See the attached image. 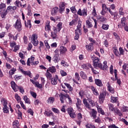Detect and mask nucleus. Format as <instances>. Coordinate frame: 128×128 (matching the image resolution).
Instances as JSON below:
<instances>
[{
  "instance_id": "obj_1",
  "label": "nucleus",
  "mask_w": 128,
  "mask_h": 128,
  "mask_svg": "<svg viewBox=\"0 0 128 128\" xmlns=\"http://www.w3.org/2000/svg\"><path fill=\"white\" fill-rule=\"evenodd\" d=\"M91 58L92 60L93 66L94 68L96 70H106V68H108V62L105 60L103 62L104 66H102V64L100 61V59L98 57H96V55H93L91 56Z\"/></svg>"
},
{
  "instance_id": "obj_2",
  "label": "nucleus",
  "mask_w": 128,
  "mask_h": 128,
  "mask_svg": "<svg viewBox=\"0 0 128 128\" xmlns=\"http://www.w3.org/2000/svg\"><path fill=\"white\" fill-rule=\"evenodd\" d=\"M60 100L61 102V104H64V100L66 98H68V100L69 104H72V98L70 96V95L68 94H63L62 93H60Z\"/></svg>"
},
{
  "instance_id": "obj_3",
  "label": "nucleus",
  "mask_w": 128,
  "mask_h": 128,
  "mask_svg": "<svg viewBox=\"0 0 128 128\" xmlns=\"http://www.w3.org/2000/svg\"><path fill=\"white\" fill-rule=\"evenodd\" d=\"M6 6L5 4L2 3L0 4V12L2 18H6V16L8 14L7 10H6Z\"/></svg>"
},
{
  "instance_id": "obj_4",
  "label": "nucleus",
  "mask_w": 128,
  "mask_h": 128,
  "mask_svg": "<svg viewBox=\"0 0 128 128\" xmlns=\"http://www.w3.org/2000/svg\"><path fill=\"white\" fill-rule=\"evenodd\" d=\"M14 26L18 32H21V30H22V26L20 20L18 19Z\"/></svg>"
},
{
  "instance_id": "obj_5",
  "label": "nucleus",
  "mask_w": 128,
  "mask_h": 128,
  "mask_svg": "<svg viewBox=\"0 0 128 128\" xmlns=\"http://www.w3.org/2000/svg\"><path fill=\"white\" fill-rule=\"evenodd\" d=\"M31 40L34 46H37L38 44V34H33L31 38Z\"/></svg>"
},
{
  "instance_id": "obj_6",
  "label": "nucleus",
  "mask_w": 128,
  "mask_h": 128,
  "mask_svg": "<svg viewBox=\"0 0 128 128\" xmlns=\"http://www.w3.org/2000/svg\"><path fill=\"white\" fill-rule=\"evenodd\" d=\"M106 92H100L98 96V102L102 104H104V100H106Z\"/></svg>"
},
{
  "instance_id": "obj_7",
  "label": "nucleus",
  "mask_w": 128,
  "mask_h": 128,
  "mask_svg": "<svg viewBox=\"0 0 128 128\" xmlns=\"http://www.w3.org/2000/svg\"><path fill=\"white\" fill-rule=\"evenodd\" d=\"M67 112L71 118H75L76 116V114L74 112V111L72 108H68Z\"/></svg>"
},
{
  "instance_id": "obj_8",
  "label": "nucleus",
  "mask_w": 128,
  "mask_h": 128,
  "mask_svg": "<svg viewBox=\"0 0 128 128\" xmlns=\"http://www.w3.org/2000/svg\"><path fill=\"white\" fill-rule=\"evenodd\" d=\"M51 84L53 86H56V84H58V80L60 82V80L58 79V75H55V76L51 78Z\"/></svg>"
},
{
  "instance_id": "obj_9",
  "label": "nucleus",
  "mask_w": 128,
  "mask_h": 128,
  "mask_svg": "<svg viewBox=\"0 0 128 128\" xmlns=\"http://www.w3.org/2000/svg\"><path fill=\"white\" fill-rule=\"evenodd\" d=\"M88 12L84 8L82 11V10L80 8L78 10V12H77L79 16H88Z\"/></svg>"
},
{
  "instance_id": "obj_10",
  "label": "nucleus",
  "mask_w": 128,
  "mask_h": 128,
  "mask_svg": "<svg viewBox=\"0 0 128 128\" xmlns=\"http://www.w3.org/2000/svg\"><path fill=\"white\" fill-rule=\"evenodd\" d=\"M96 114H98V112L94 109H92L91 112H90V115L93 119L96 118Z\"/></svg>"
},
{
  "instance_id": "obj_11",
  "label": "nucleus",
  "mask_w": 128,
  "mask_h": 128,
  "mask_svg": "<svg viewBox=\"0 0 128 128\" xmlns=\"http://www.w3.org/2000/svg\"><path fill=\"white\" fill-rule=\"evenodd\" d=\"M10 84L14 92H18V87L20 86H18V85H16V82L14 81H12L10 82Z\"/></svg>"
},
{
  "instance_id": "obj_12",
  "label": "nucleus",
  "mask_w": 128,
  "mask_h": 128,
  "mask_svg": "<svg viewBox=\"0 0 128 128\" xmlns=\"http://www.w3.org/2000/svg\"><path fill=\"white\" fill-rule=\"evenodd\" d=\"M126 18L124 17L121 18V22L120 24L118 25V28H122V26H126Z\"/></svg>"
},
{
  "instance_id": "obj_13",
  "label": "nucleus",
  "mask_w": 128,
  "mask_h": 128,
  "mask_svg": "<svg viewBox=\"0 0 128 128\" xmlns=\"http://www.w3.org/2000/svg\"><path fill=\"white\" fill-rule=\"evenodd\" d=\"M86 48L88 52H92L94 50V44L90 43L89 44L86 45Z\"/></svg>"
},
{
  "instance_id": "obj_14",
  "label": "nucleus",
  "mask_w": 128,
  "mask_h": 128,
  "mask_svg": "<svg viewBox=\"0 0 128 128\" xmlns=\"http://www.w3.org/2000/svg\"><path fill=\"white\" fill-rule=\"evenodd\" d=\"M94 84L96 86L100 87H102L103 86L102 80L100 79H94Z\"/></svg>"
},
{
  "instance_id": "obj_15",
  "label": "nucleus",
  "mask_w": 128,
  "mask_h": 128,
  "mask_svg": "<svg viewBox=\"0 0 128 128\" xmlns=\"http://www.w3.org/2000/svg\"><path fill=\"white\" fill-rule=\"evenodd\" d=\"M60 58V56L58 54H55L53 58H52V60L55 63L58 62Z\"/></svg>"
},
{
  "instance_id": "obj_16",
  "label": "nucleus",
  "mask_w": 128,
  "mask_h": 128,
  "mask_svg": "<svg viewBox=\"0 0 128 128\" xmlns=\"http://www.w3.org/2000/svg\"><path fill=\"white\" fill-rule=\"evenodd\" d=\"M66 5H64V3L62 2L60 4V10L59 12L60 14H62V12L64 11V8H66Z\"/></svg>"
},
{
  "instance_id": "obj_17",
  "label": "nucleus",
  "mask_w": 128,
  "mask_h": 128,
  "mask_svg": "<svg viewBox=\"0 0 128 128\" xmlns=\"http://www.w3.org/2000/svg\"><path fill=\"white\" fill-rule=\"evenodd\" d=\"M107 84V88L108 92H111V94H114V89L112 87V86L110 84V82H108Z\"/></svg>"
},
{
  "instance_id": "obj_18",
  "label": "nucleus",
  "mask_w": 128,
  "mask_h": 128,
  "mask_svg": "<svg viewBox=\"0 0 128 128\" xmlns=\"http://www.w3.org/2000/svg\"><path fill=\"white\" fill-rule=\"evenodd\" d=\"M90 89L92 90L94 94V96H99L100 94H98V90L96 89V88H94V86H90Z\"/></svg>"
},
{
  "instance_id": "obj_19",
  "label": "nucleus",
  "mask_w": 128,
  "mask_h": 128,
  "mask_svg": "<svg viewBox=\"0 0 128 128\" xmlns=\"http://www.w3.org/2000/svg\"><path fill=\"white\" fill-rule=\"evenodd\" d=\"M106 4H102V10L100 12L102 16H104L106 14Z\"/></svg>"
},
{
  "instance_id": "obj_20",
  "label": "nucleus",
  "mask_w": 128,
  "mask_h": 128,
  "mask_svg": "<svg viewBox=\"0 0 128 128\" xmlns=\"http://www.w3.org/2000/svg\"><path fill=\"white\" fill-rule=\"evenodd\" d=\"M22 70V74H24V76H28L30 77L31 78H32V72H30V71H25L24 70Z\"/></svg>"
},
{
  "instance_id": "obj_21",
  "label": "nucleus",
  "mask_w": 128,
  "mask_h": 128,
  "mask_svg": "<svg viewBox=\"0 0 128 128\" xmlns=\"http://www.w3.org/2000/svg\"><path fill=\"white\" fill-rule=\"evenodd\" d=\"M67 51H68V50L66 49V48L64 46L60 47V54H66V52Z\"/></svg>"
},
{
  "instance_id": "obj_22",
  "label": "nucleus",
  "mask_w": 128,
  "mask_h": 128,
  "mask_svg": "<svg viewBox=\"0 0 128 128\" xmlns=\"http://www.w3.org/2000/svg\"><path fill=\"white\" fill-rule=\"evenodd\" d=\"M45 76L48 80H52V74L48 72V70H46Z\"/></svg>"
},
{
  "instance_id": "obj_23",
  "label": "nucleus",
  "mask_w": 128,
  "mask_h": 128,
  "mask_svg": "<svg viewBox=\"0 0 128 128\" xmlns=\"http://www.w3.org/2000/svg\"><path fill=\"white\" fill-rule=\"evenodd\" d=\"M82 68H85V70H90L92 68V64H82L81 66Z\"/></svg>"
},
{
  "instance_id": "obj_24",
  "label": "nucleus",
  "mask_w": 128,
  "mask_h": 128,
  "mask_svg": "<svg viewBox=\"0 0 128 128\" xmlns=\"http://www.w3.org/2000/svg\"><path fill=\"white\" fill-rule=\"evenodd\" d=\"M44 114L46 116H54V113L52 112L51 111L48 112V110H45Z\"/></svg>"
},
{
  "instance_id": "obj_25",
  "label": "nucleus",
  "mask_w": 128,
  "mask_h": 128,
  "mask_svg": "<svg viewBox=\"0 0 128 128\" xmlns=\"http://www.w3.org/2000/svg\"><path fill=\"white\" fill-rule=\"evenodd\" d=\"M114 112L115 114H116L117 116H122V112H120V110L118 108H115V110H114Z\"/></svg>"
},
{
  "instance_id": "obj_26",
  "label": "nucleus",
  "mask_w": 128,
  "mask_h": 128,
  "mask_svg": "<svg viewBox=\"0 0 128 128\" xmlns=\"http://www.w3.org/2000/svg\"><path fill=\"white\" fill-rule=\"evenodd\" d=\"M47 70H48V72H50L51 74H54V72H56V67L54 66L50 67Z\"/></svg>"
},
{
  "instance_id": "obj_27",
  "label": "nucleus",
  "mask_w": 128,
  "mask_h": 128,
  "mask_svg": "<svg viewBox=\"0 0 128 128\" xmlns=\"http://www.w3.org/2000/svg\"><path fill=\"white\" fill-rule=\"evenodd\" d=\"M64 84L65 86H66L67 88H68L69 92H72L74 90V88L72 87V86H70V84L66 82H64Z\"/></svg>"
},
{
  "instance_id": "obj_28",
  "label": "nucleus",
  "mask_w": 128,
  "mask_h": 128,
  "mask_svg": "<svg viewBox=\"0 0 128 128\" xmlns=\"http://www.w3.org/2000/svg\"><path fill=\"white\" fill-rule=\"evenodd\" d=\"M13 127L14 128H20V122L18 120H15L13 122Z\"/></svg>"
},
{
  "instance_id": "obj_29",
  "label": "nucleus",
  "mask_w": 128,
  "mask_h": 128,
  "mask_svg": "<svg viewBox=\"0 0 128 128\" xmlns=\"http://www.w3.org/2000/svg\"><path fill=\"white\" fill-rule=\"evenodd\" d=\"M108 108L110 112H114V110H116L114 105V104H108Z\"/></svg>"
},
{
  "instance_id": "obj_30",
  "label": "nucleus",
  "mask_w": 128,
  "mask_h": 128,
  "mask_svg": "<svg viewBox=\"0 0 128 128\" xmlns=\"http://www.w3.org/2000/svg\"><path fill=\"white\" fill-rule=\"evenodd\" d=\"M23 100L25 102L26 104H30V100L28 98V96H23Z\"/></svg>"
},
{
  "instance_id": "obj_31",
  "label": "nucleus",
  "mask_w": 128,
  "mask_h": 128,
  "mask_svg": "<svg viewBox=\"0 0 128 128\" xmlns=\"http://www.w3.org/2000/svg\"><path fill=\"white\" fill-rule=\"evenodd\" d=\"M3 106H8V100H6L4 98H2L0 100Z\"/></svg>"
},
{
  "instance_id": "obj_32",
  "label": "nucleus",
  "mask_w": 128,
  "mask_h": 128,
  "mask_svg": "<svg viewBox=\"0 0 128 128\" xmlns=\"http://www.w3.org/2000/svg\"><path fill=\"white\" fill-rule=\"evenodd\" d=\"M80 26H82V21L79 20L78 22V25L77 26V29L75 30V32H80Z\"/></svg>"
},
{
  "instance_id": "obj_33",
  "label": "nucleus",
  "mask_w": 128,
  "mask_h": 128,
  "mask_svg": "<svg viewBox=\"0 0 128 128\" xmlns=\"http://www.w3.org/2000/svg\"><path fill=\"white\" fill-rule=\"evenodd\" d=\"M58 8L54 7L52 10V15L56 16V12H58Z\"/></svg>"
},
{
  "instance_id": "obj_34",
  "label": "nucleus",
  "mask_w": 128,
  "mask_h": 128,
  "mask_svg": "<svg viewBox=\"0 0 128 128\" xmlns=\"http://www.w3.org/2000/svg\"><path fill=\"white\" fill-rule=\"evenodd\" d=\"M24 24L26 28H32V23H30V20H28L27 22L26 21H24Z\"/></svg>"
},
{
  "instance_id": "obj_35",
  "label": "nucleus",
  "mask_w": 128,
  "mask_h": 128,
  "mask_svg": "<svg viewBox=\"0 0 128 128\" xmlns=\"http://www.w3.org/2000/svg\"><path fill=\"white\" fill-rule=\"evenodd\" d=\"M80 76H81V78H83V80H86L87 76L86 74L83 71H81L80 72Z\"/></svg>"
},
{
  "instance_id": "obj_36",
  "label": "nucleus",
  "mask_w": 128,
  "mask_h": 128,
  "mask_svg": "<svg viewBox=\"0 0 128 128\" xmlns=\"http://www.w3.org/2000/svg\"><path fill=\"white\" fill-rule=\"evenodd\" d=\"M111 14V16H113V19L114 20H118V14L116 12H112V14Z\"/></svg>"
},
{
  "instance_id": "obj_37",
  "label": "nucleus",
  "mask_w": 128,
  "mask_h": 128,
  "mask_svg": "<svg viewBox=\"0 0 128 128\" xmlns=\"http://www.w3.org/2000/svg\"><path fill=\"white\" fill-rule=\"evenodd\" d=\"M16 72V69L14 68H12L8 72L10 76H12L14 74V72Z\"/></svg>"
},
{
  "instance_id": "obj_38",
  "label": "nucleus",
  "mask_w": 128,
  "mask_h": 128,
  "mask_svg": "<svg viewBox=\"0 0 128 128\" xmlns=\"http://www.w3.org/2000/svg\"><path fill=\"white\" fill-rule=\"evenodd\" d=\"M118 100V97L112 96L110 102H112V104H114Z\"/></svg>"
},
{
  "instance_id": "obj_39",
  "label": "nucleus",
  "mask_w": 128,
  "mask_h": 128,
  "mask_svg": "<svg viewBox=\"0 0 128 128\" xmlns=\"http://www.w3.org/2000/svg\"><path fill=\"white\" fill-rule=\"evenodd\" d=\"M60 64L62 66H64V68H68V66H69L70 65L68 64L67 62H66V61L62 60Z\"/></svg>"
},
{
  "instance_id": "obj_40",
  "label": "nucleus",
  "mask_w": 128,
  "mask_h": 128,
  "mask_svg": "<svg viewBox=\"0 0 128 128\" xmlns=\"http://www.w3.org/2000/svg\"><path fill=\"white\" fill-rule=\"evenodd\" d=\"M47 101L48 104H54V98L50 96L48 98Z\"/></svg>"
},
{
  "instance_id": "obj_41",
  "label": "nucleus",
  "mask_w": 128,
  "mask_h": 128,
  "mask_svg": "<svg viewBox=\"0 0 128 128\" xmlns=\"http://www.w3.org/2000/svg\"><path fill=\"white\" fill-rule=\"evenodd\" d=\"M3 112H4V114H10V110H8V106H3Z\"/></svg>"
},
{
  "instance_id": "obj_42",
  "label": "nucleus",
  "mask_w": 128,
  "mask_h": 128,
  "mask_svg": "<svg viewBox=\"0 0 128 128\" xmlns=\"http://www.w3.org/2000/svg\"><path fill=\"white\" fill-rule=\"evenodd\" d=\"M14 98L16 100V102H22V98H20V96H18V94H16L14 95Z\"/></svg>"
},
{
  "instance_id": "obj_43",
  "label": "nucleus",
  "mask_w": 128,
  "mask_h": 128,
  "mask_svg": "<svg viewBox=\"0 0 128 128\" xmlns=\"http://www.w3.org/2000/svg\"><path fill=\"white\" fill-rule=\"evenodd\" d=\"M113 52H114L115 56H120V52H118V49H116V48H114Z\"/></svg>"
},
{
  "instance_id": "obj_44",
  "label": "nucleus",
  "mask_w": 128,
  "mask_h": 128,
  "mask_svg": "<svg viewBox=\"0 0 128 128\" xmlns=\"http://www.w3.org/2000/svg\"><path fill=\"white\" fill-rule=\"evenodd\" d=\"M78 24V21L76 20H72L71 22H70L69 26H76Z\"/></svg>"
},
{
  "instance_id": "obj_45",
  "label": "nucleus",
  "mask_w": 128,
  "mask_h": 128,
  "mask_svg": "<svg viewBox=\"0 0 128 128\" xmlns=\"http://www.w3.org/2000/svg\"><path fill=\"white\" fill-rule=\"evenodd\" d=\"M119 56H124V50L122 48L120 47L119 48Z\"/></svg>"
},
{
  "instance_id": "obj_46",
  "label": "nucleus",
  "mask_w": 128,
  "mask_h": 128,
  "mask_svg": "<svg viewBox=\"0 0 128 128\" xmlns=\"http://www.w3.org/2000/svg\"><path fill=\"white\" fill-rule=\"evenodd\" d=\"M97 108L98 114H102V116L104 115V111L102 108Z\"/></svg>"
},
{
  "instance_id": "obj_47",
  "label": "nucleus",
  "mask_w": 128,
  "mask_h": 128,
  "mask_svg": "<svg viewBox=\"0 0 128 128\" xmlns=\"http://www.w3.org/2000/svg\"><path fill=\"white\" fill-rule=\"evenodd\" d=\"M51 37L53 40H56L58 38V33L56 32H51Z\"/></svg>"
},
{
  "instance_id": "obj_48",
  "label": "nucleus",
  "mask_w": 128,
  "mask_h": 128,
  "mask_svg": "<svg viewBox=\"0 0 128 128\" xmlns=\"http://www.w3.org/2000/svg\"><path fill=\"white\" fill-rule=\"evenodd\" d=\"M51 110L52 112H54L55 114H60V110H58V108H52Z\"/></svg>"
},
{
  "instance_id": "obj_49",
  "label": "nucleus",
  "mask_w": 128,
  "mask_h": 128,
  "mask_svg": "<svg viewBox=\"0 0 128 128\" xmlns=\"http://www.w3.org/2000/svg\"><path fill=\"white\" fill-rule=\"evenodd\" d=\"M57 28H58V32H60V30H62V23L59 22L57 24Z\"/></svg>"
},
{
  "instance_id": "obj_50",
  "label": "nucleus",
  "mask_w": 128,
  "mask_h": 128,
  "mask_svg": "<svg viewBox=\"0 0 128 128\" xmlns=\"http://www.w3.org/2000/svg\"><path fill=\"white\" fill-rule=\"evenodd\" d=\"M98 20L102 22H106V18L104 16H101L98 18Z\"/></svg>"
},
{
  "instance_id": "obj_51",
  "label": "nucleus",
  "mask_w": 128,
  "mask_h": 128,
  "mask_svg": "<svg viewBox=\"0 0 128 128\" xmlns=\"http://www.w3.org/2000/svg\"><path fill=\"white\" fill-rule=\"evenodd\" d=\"M86 26L87 28H92V24L88 20H86Z\"/></svg>"
},
{
  "instance_id": "obj_52",
  "label": "nucleus",
  "mask_w": 128,
  "mask_h": 128,
  "mask_svg": "<svg viewBox=\"0 0 128 128\" xmlns=\"http://www.w3.org/2000/svg\"><path fill=\"white\" fill-rule=\"evenodd\" d=\"M20 45H16V46H14V50H13V51L14 52H18V50H20Z\"/></svg>"
},
{
  "instance_id": "obj_53",
  "label": "nucleus",
  "mask_w": 128,
  "mask_h": 128,
  "mask_svg": "<svg viewBox=\"0 0 128 128\" xmlns=\"http://www.w3.org/2000/svg\"><path fill=\"white\" fill-rule=\"evenodd\" d=\"M123 10L124 8H119L118 12L120 16H124V12H123Z\"/></svg>"
},
{
  "instance_id": "obj_54",
  "label": "nucleus",
  "mask_w": 128,
  "mask_h": 128,
  "mask_svg": "<svg viewBox=\"0 0 128 128\" xmlns=\"http://www.w3.org/2000/svg\"><path fill=\"white\" fill-rule=\"evenodd\" d=\"M15 6H22V2H20V0H16L14 2Z\"/></svg>"
},
{
  "instance_id": "obj_55",
  "label": "nucleus",
  "mask_w": 128,
  "mask_h": 128,
  "mask_svg": "<svg viewBox=\"0 0 128 128\" xmlns=\"http://www.w3.org/2000/svg\"><path fill=\"white\" fill-rule=\"evenodd\" d=\"M22 76H18V75H15L14 76V78L15 80L18 81V80H21Z\"/></svg>"
},
{
  "instance_id": "obj_56",
  "label": "nucleus",
  "mask_w": 128,
  "mask_h": 128,
  "mask_svg": "<svg viewBox=\"0 0 128 128\" xmlns=\"http://www.w3.org/2000/svg\"><path fill=\"white\" fill-rule=\"evenodd\" d=\"M18 90H19L21 94H24V88H22V86H19Z\"/></svg>"
},
{
  "instance_id": "obj_57",
  "label": "nucleus",
  "mask_w": 128,
  "mask_h": 128,
  "mask_svg": "<svg viewBox=\"0 0 128 128\" xmlns=\"http://www.w3.org/2000/svg\"><path fill=\"white\" fill-rule=\"evenodd\" d=\"M60 74L62 76H66L68 75V74L66 73V72H64L63 70H62L60 71Z\"/></svg>"
},
{
  "instance_id": "obj_58",
  "label": "nucleus",
  "mask_w": 128,
  "mask_h": 128,
  "mask_svg": "<svg viewBox=\"0 0 128 128\" xmlns=\"http://www.w3.org/2000/svg\"><path fill=\"white\" fill-rule=\"evenodd\" d=\"M121 110H122V112H128V108L126 106H123V107H122L121 108Z\"/></svg>"
},
{
  "instance_id": "obj_59",
  "label": "nucleus",
  "mask_w": 128,
  "mask_h": 128,
  "mask_svg": "<svg viewBox=\"0 0 128 128\" xmlns=\"http://www.w3.org/2000/svg\"><path fill=\"white\" fill-rule=\"evenodd\" d=\"M75 78L76 80H80V74L78 72L75 73Z\"/></svg>"
},
{
  "instance_id": "obj_60",
  "label": "nucleus",
  "mask_w": 128,
  "mask_h": 128,
  "mask_svg": "<svg viewBox=\"0 0 128 128\" xmlns=\"http://www.w3.org/2000/svg\"><path fill=\"white\" fill-rule=\"evenodd\" d=\"M70 10L72 14H76V7L74 6L71 7L70 8Z\"/></svg>"
},
{
  "instance_id": "obj_61",
  "label": "nucleus",
  "mask_w": 128,
  "mask_h": 128,
  "mask_svg": "<svg viewBox=\"0 0 128 128\" xmlns=\"http://www.w3.org/2000/svg\"><path fill=\"white\" fill-rule=\"evenodd\" d=\"M108 26H109L108 25L104 24L102 26V28L103 30H108Z\"/></svg>"
},
{
  "instance_id": "obj_62",
  "label": "nucleus",
  "mask_w": 128,
  "mask_h": 128,
  "mask_svg": "<svg viewBox=\"0 0 128 128\" xmlns=\"http://www.w3.org/2000/svg\"><path fill=\"white\" fill-rule=\"evenodd\" d=\"M30 94L32 96V98H36V93L34 92H30Z\"/></svg>"
},
{
  "instance_id": "obj_63",
  "label": "nucleus",
  "mask_w": 128,
  "mask_h": 128,
  "mask_svg": "<svg viewBox=\"0 0 128 128\" xmlns=\"http://www.w3.org/2000/svg\"><path fill=\"white\" fill-rule=\"evenodd\" d=\"M84 90H80L79 92V96L80 98H82L84 96Z\"/></svg>"
},
{
  "instance_id": "obj_64",
  "label": "nucleus",
  "mask_w": 128,
  "mask_h": 128,
  "mask_svg": "<svg viewBox=\"0 0 128 128\" xmlns=\"http://www.w3.org/2000/svg\"><path fill=\"white\" fill-rule=\"evenodd\" d=\"M108 128H120L114 124H110L108 126Z\"/></svg>"
}]
</instances>
